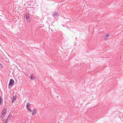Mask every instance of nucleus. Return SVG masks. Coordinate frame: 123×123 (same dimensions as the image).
<instances>
[{"mask_svg": "<svg viewBox=\"0 0 123 123\" xmlns=\"http://www.w3.org/2000/svg\"><path fill=\"white\" fill-rule=\"evenodd\" d=\"M5 115H4V114H2V115L1 116L0 118H1L2 119L3 118H4V117H5Z\"/></svg>", "mask_w": 123, "mask_h": 123, "instance_id": "obj_12", "label": "nucleus"}, {"mask_svg": "<svg viewBox=\"0 0 123 123\" xmlns=\"http://www.w3.org/2000/svg\"><path fill=\"white\" fill-rule=\"evenodd\" d=\"M14 83V80L12 79H11L9 84V86H12Z\"/></svg>", "mask_w": 123, "mask_h": 123, "instance_id": "obj_2", "label": "nucleus"}, {"mask_svg": "<svg viewBox=\"0 0 123 123\" xmlns=\"http://www.w3.org/2000/svg\"><path fill=\"white\" fill-rule=\"evenodd\" d=\"M3 67V66L0 63V68H2Z\"/></svg>", "mask_w": 123, "mask_h": 123, "instance_id": "obj_13", "label": "nucleus"}, {"mask_svg": "<svg viewBox=\"0 0 123 123\" xmlns=\"http://www.w3.org/2000/svg\"><path fill=\"white\" fill-rule=\"evenodd\" d=\"M59 15L58 12L56 11L54 12L53 14V16H56V17H57Z\"/></svg>", "mask_w": 123, "mask_h": 123, "instance_id": "obj_6", "label": "nucleus"}, {"mask_svg": "<svg viewBox=\"0 0 123 123\" xmlns=\"http://www.w3.org/2000/svg\"><path fill=\"white\" fill-rule=\"evenodd\" d=\"M110 34L108 33L106 35H105L104 37V38L105 39H106L108 38V37L110 35Z\"/></svg>", "mask_w": 123, "mask_h": 123, "instance_id": "obj_9", "label": "nucleus"}, {"mask_svg": "<svg viewBox=\"0 0 123 123\" xmlns=\"http://www.w3.org/2000/svg\"><path fill=\"white\" fill-rule=\"evenodd\" d=\"M31 79L32 80H34L35 79V77L34 76H33L32 75V74L31 75V76H30Z\"/></svg>", "mask_w": 123, "mask_h": 123, "instance_id": "obj_10", "label": "nucleus"}, {"mask_svg": "<svg viewBox=\"0 0 123 123\" xmlns=\"http://www.w3.org/2000/svg\"><path fill=\"white\" fill-rule=\"evenodd\" d=\"M2 101V98L1 97H0V105L1 104Z\"/></svg>", "mask_w": 123, "mask_h": 123, "instance_id": "obj_11", "label": "nucleus"}, {"mask_svg": "<svg viewBox=\"0 0 123 123\" xmlns=\"http://www.w3.org/2000/svg\"><path fill=\"white\" fill-rule=\"evenodd\" d=\"M32 111V115H35L36 114L37 111L35 109H34V110H33Z\"/></svg>", "mask_w": 123, "mask_h": 123, "instance_id": "obj_7", "label": "nucleus"}, {"mask_svg": "<svg viewBox=\"0 0 123 123\" xmlns=\"http://www.w3.org/2000/svg\"><path fill=\"white\" fill-rule=\"evenodd\" d=\"M12 115L11 114H9V116L7 117V118L6 119L5 122L4 123H7V122H8L9 121V120L10 119L11 117H12Z\"/></svg>", "mask_w": 123, "mask_h": 123, "instance_id": "obj_3", "label": "nucleus"}, {"mask_svg": "<svg viewBox=\"0 0 123 123\" xmlns=\"http://www.w3.org/2000/svg\"><path fill=\"white\" fill-rule=\"evenodd\" d=\"M16 100V98L15 97V96H14L13 97L12 99V103H13L15 100Z\"/></svg>", "mask_w": 123, "mask_h": 123, "instance_id": "obj_8", "label": "nucleus"}, {"mask_svg": "<svg viewBox=\"0 0 123 123\" xmlns=\"http://www.w3.org/2000/svg\"><path fill=\"white\" fill-rule=\"evenodd\" d=\"M24 17L26 19H29V20H27L28 21H30V19L29 18V16L28 14L27 13H26Z\"/></svg>", "mask_w": 123, "mask_h": 123, "instance_id": "obj_4", "label": "nucleus"}, {"mask_svg": "<svg viewBox=\"0 0 123 123\" xmlns=\"http://www.w3.org/2000/svg\"><path fill=\"white\" fill-rule=\"evenodd\" d=\"M7 109L6 108H4V109L2 111V114L5 115L6 113Z\"/></svg>", "mask_w": 123, "mask_h": 123, "instance_id": "obj_5", "label": "nucleus"}, {"mask_svg": "<svg viewBox=\"0 0 123 123\" xmlns=\"http://www.w3.org/2000/svg\"><path fill=\"white\" fill-rule=\"evenodd\" d=\"M30 8H33V7H30Z\"/></svg>", "mask_w": 123, "mask_h": 123, "instance_id": "obj_14", "label": "nucleus"}, {"mask_svg": "<svg viewBox=\"0 0 123 123\" xmlns=\"http://www.w3.org/2000/svg\"><path fill=\"white\" fill-rule=\"evenodd\" d=\"M31 105L30 104L29 102H28L27 103L26 105V108L28 110L31 112H32V110L29 107L30 105Z\"/></svg>", "mask_w": 123, "mask_h": 123, "instance_id": "obj_1", "label": "nucleus"}]
</instances>
